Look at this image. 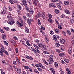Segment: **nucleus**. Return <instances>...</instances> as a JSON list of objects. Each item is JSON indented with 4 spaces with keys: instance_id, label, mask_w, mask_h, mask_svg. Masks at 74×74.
Masks as SVG:
<instances>
[{
    "instance_id": "nucleus-1",
    "label": "nucleus",
    "mask_w": 74,
    "mask_h": 74,
    "mask_svg": "<svg viewBox=\"0 0 74 74\" xmlns=\"http://www.w3.org/2000/svg\"><path fill=\"white\" fill-rule=\"evenodd\" d=\"M42 17L43 19H45V12H40L38 13L37 15L35 16V19L36 20L38 18Z\"/></svg>"
},
{
    "instance_id": "nucleus-2",
    "label": "nucleus",
    "mask_w": 74,
    "mask_h": 74,
    "mask_svg": "<svg viewBox=\"0 0 74 74\" xmlns=\"http://www.w3.org/2000/svg\"><path fill=\"white\" fill-rule=\"evenodd\" d=\"M13 67L15 70L18 73V74H20L21 73V71L18 68H16V67L15 66L13 65Z\"/></svg>"
},
{
    "instance_id": "nucleus-3",
    "label": "nucleus",
    "mask_w": 74,
    "mask_h": 74,
    "mask_svg": "<svg viewBox=\"0 0 74 74\" xmlns=\"http://www.w3.org/2000/svg\"><path fill=\"white\" fill-rule=\"evenodd\" d=\"M22 0V3L23 4L24 6L25 7H27V4L26 3V0Z\"/></svg>"
},
{
    "instance_id": "nucleus-4",
    "label": "nucleus",
    "mask_w": 74,
    "mask_h": 74,
    "mask_svg": "<svg viewBox=\"0 0 74 74\" xmlns=\"http://www.w3.org/2000/svg\"><path fill=\"white\" fill-rule=\"evenodd\" d=\"M51 2L53 3H54V2H56V1H58L59 2L60 4H62V2L61 1H59V0H51Z\"/></svg>"
},
{
    "instance_id": "nucleus-5",
    "label": "nucleus",
    "mask_w": 74,
    "mask_h": 74,
    "mask_svg": "<svg viewBox=\"0 0 74 74\" xmlns=\"http://www.w3.org/2000/svg\"><path fill=\"white\" fill-rule=\"evenodd\" d=\"M69 1L70 2L69 5L71 7H72L73 5V4L74 3H73V2L72 0H69Z\"/></svg>"
},
{
    "instance_id": "nucleus-6",
    "label": "nucleus",
    "mask_w": 74,
    "mask_h": 74,
    "mask_svg": "<svg viewBox=\"0 0 74 74\" xmlns=\"http://www.w3.org/2000/svg\"><path fill=\"white\" fill-rule=\"evenodd\" d=\"M35 66L36 67H41L42 69H45V67L43 66L42 65H35Z\"/></svg>"
},
{
    "instance_id": "nucleus-7",
    "label": "nucleus",
    "mask_w": 74,
    "mask_h": 74,
    "mask_svg": "<svg viewBox=\"0 0 74 74\" xmlns=\"http://www.w3.org/2000/svg\"><path fill=\"white\" fill-rule=\"evenodd\" d=\"M6 38V35L5 34H3L2 35V39L5 40Z\"/></svg>"
},
{
    "instance_id": "nucleus-8",
    "label": "nucleus",
    "mask_w": 74,
    "mask_h": 74,
    "mask_svg": "<svg viewBox=\"0 0 74 74\" xmlns=\"http://www.w3.org/2000/svg\"><path fill=\"white\" fill-rule=\"evenodd\" d=\"M68 52L69 54H71L72 53V48L70 47L69 49Z\"/></svg>"
},
{
    "instance_id": "nucleus-9",
    "label": "nucleus",
    "mask_w": 74,
    "mask_h": 74,
    "mask_svg": "<svg viewBox=\"0 0 74 74\" xmlns=\"http://www.w3.org/2000/svg\"><path fill=\"white\" fill-rule=\"evenodd\" d=\"M33 21V19H28L27 20V23L29 25H30L31 24V22Z\"/></svg>"
},
{
    "instance_id": "nucleus-10",
    "label": "nucleus",
    "mask_w": 74,
    "mask_h": 74,
    "mask_svg": "<svg viewBox=\"0 0 74 74\" xmlns=\"http://www.w3.org/2000/svg\"><path fill=\"white\" fill-rule=\"evenodd\" d=\"M64 11L66 14H69V15L70 14V12L67 10V9H64Z\"/></svg>"
},
{
    "instance_id": "nucleus-11",
    "label": "nucleus",
    "mask_w": 74,
    "mask_h": 74,
    "mask_svg": "<svg viewBox=\"0 0 74 74\" xmlns=\"http://www.w3.org/2000/svg\"><path fill=\"white\" fill-rule=\"evenodd\" d=\"M59 55L60 57H63V56H65V54L63 53H60L59 54Z\"/></svg>"
},
{
    "instance_id": "nucleus-12",
    "label": "nucleus",
    "mask_w": 74,
    "mask_h": 74,
    "mask_svg": "<svg viewBox=\"0 0 74 74\" xmlns=\"http://www.w3.org/2000/svg\"><path fill=\"white\" fill-rule=\"evenodd\" d=\"M0 52H4V47L2 46V48L0 49Z\"/></svg>"
},
{
    "instance_id": "nucleus-13",
    "label": "nucleus",
    "mask_w": 74,
    "mask_h": 74,
    "mask_svg": "<svg viewBox=\"0 0 74 74\" xmlns=\"http://www.w3.org/2000/svg\"><path fill=\"white\" fill-rule=\"evenodd\" d=\"M57 37L55 35H53V40H54L55 41L56 40H57Z\"/></svg>"
},
{
    "instance_id": "nucleus-14",
    "label": "nucleus",
    "mask_w": 74,
    "mask_h": 74,
    "mask_svg": "<svg viewBox=\"0 0 74 74\" xmlns=\"http://www.w3.org/2000/svg\"><path fill=\"white\" fill-rule=\"evenodd\" d=\"M14 21L12 20L11 21H10L8 22V23L9 25H12V24H14Z\"/></svg>"
},
{
    "instance_id": "nucleus-15",
    "label": "nucleus",
    "mask_w": 74,
    "mask_h": 74,
    "mask_svg": "<svg viewBox=\"0 0 74 74\" xmlns=\"http://www.w3.org/2000/svg\"><path fill=\"white\" fill-rule=\"evenodd\" d=\"M25 30L27 33H28L29 32V30L28 29V28L27 27H25Z\"/></svg>"
},
{
    "instance_id": "nucleus-16",
    "label": "nucleus",
    "mask_w": 74,
    "mask_h": 74,
    "mask_svg": "<svg viewBox=\"0 0 74 74\" xmlns=\"http://www.w3.org/2000/svg\"><path fill=\"white\" fill-rule=\"evenodd\" d=\"M50 7H55L56 6L55 5V4H53V3H50L49 4Z\"/></svg>"
},
{
    "instance_id": "nucleus-17",
    "label": "nucleus",
    "mask_w": 74,
    "mask_h": 74,
    "mask_svg": "<svg viewBox=\"0 0 74 74\" xmlns=\"http://www.w3.org/2000/svg\"><path fill=\"white\" fill-rule=\"evenodd\" d=\"M66 71H67V74H71V72H70V71L69 70V69L68 68H67L66 69Z\"/></svg>"
},
{
    "instance_id": "nucleus-18",
    "label": "nucleus",
    "mask_w": 74,
    "mask_h": 74,
    "mask_svg": "<svg viewBox=\"0 0 74 74\" xmlns=\"http://www.w3.org/2000/svg\"><path fill=\"white\" fill-rule=\"evenodd\" d=\"M60 42L62 44H64V43L66 42V41L64 39H62L60 40Z\"/></svg>"
},
{
    "instance_id": "nucleus-19",
    "label": "nucleus",
    "mask_w": 74,
    "mask_h": 74,
    "mask_svg": "<svg viewBox=\"0 0 74 74\" xmlns=\"http://www.w3.org/2000/svg\"><path fill=\"white\" fill-rule=\"evenodd\" d=\"M55 32L56 33H59V30L58 29H54Z\"/></svg>"
},
{
    "instance_id": "nucleus-20",
    "label": "nucleus",
    "mask_w": 74,
    "mask_h": 74,
    "mask_svg": "<svg viewBox=\"0 0 74 74\" xmlns=\"http://www.w3.org/2000/svg\"><path fill=\"white\" fill-rule=\"evenodd\" d=\"M17 23L20 27H22L23 26L22 24L18 21L17 22Z\"/></svg>"
},
{
    "instance_id": "nucleus-21",
    "label": "nucleus",
    "mask_w": 74,
    "mask_h": 74,
    "mask_svg": "<svg viewBox=\"0 0 74 74\" xmlns=\"http://www.w3.org/2000/svg\"><path fill=\"white\" fill-rule=\"evenodd\" d=\"M60 71L61 73V74H64V71H63L62 69L61 68H60Z\"/></svg>"
},
{
    "instance_id": "nucleus-22",
    "label": "nucleus",
    "mask_w": 74,
    "mask_h": 74,
    "mask_svg": "<svg viewBox=\"0 0 74 74\" xmlns=\"http://www.w3.org/2000/svg\"><path fill=\"white\" fill-rule=\"evenodd\" d=\"M33 2V3L36 6L37 5V2H36V0H32Z\"/></svg>"
},
{
    "instance_id": "nucleus-23",
    "label": "nucleus",
    "mask_w": 74,
    "mask_h": 74,
    "mask_svg": "<svg viewBox=\"0 0 74 74\" xmlns=\"http://www.w3.org/2000/svg\"><path fill=\"white\" fill-rule=\"evenodd\" d=\"M64 4L65 5H69V2L67 1H64Z\"/></svg>"
},
{
    "instance_id": "nucleus-24",
    "label": "nucleus",
    "mask_w": 74,
    "mask_h": 74,
    "mask_svg": "<svg viewBox=\"0 0 74 74\" xmlns=\"http://www.w3.org/2000/svg\"><path fill=\"white\" fill-rule=\"evenodd\" d=\"M33 46L34 47H35V48H37V49H40V47H39L37 45H33Z\"/></svg>"
},
{
    "instance_id": "nucleus-25",
    "label": "nucleus",
    "mask_w": 74,
    "mask_h": 74,
    "mask_svg": "<svg viewBox=\"0 0 74 74\" xmlns=\"http://www.w3.org/2000/svg\"><path fill=\"white\" fill-rule=\"evenodd\" d=\"M33 13V10L32 9H30L29 10V13L30 14H32Z\"/></svg>"
},
{
    "instance_id": "nucleus-26",
    "label": "nucleus",
    "mask_w": 74,
    "mask_h": 74,
    "mask_svg": "<svg viewBox=\"0 0 74 74\" xmlns=\"http://www.w3.org/2000/svg\"><path fill=\"white\" fill-rule=\"evenodd\" d=\"M64 61H65V62H66L67 63H69V60L67 59H64Z\"/></svg>"
},
{
    "instance_id": "nucleus-27",
    "label": "nucleus",
    "mask_w": 74,
    "mask_h": 74,
    "mask_svg": "<svg viewBox=\"0 0 74 74\" xmlns=\"http://www.w3.org/2000/svg\"><path fill=\"white\" fill-rule=\"evenodd\" d=\"M19 19L21 23H23V21L22 20V18H21V17H19Z\"/></svg>"
},
{
    "instance_id": "nucleus-28",
    "label": "nucleus",
    "mask_w": 74,
    "mask_h": 74,
    "mask_svg": "<svg viewBox=\"0 0 74 74\" xmlns=\"http://www.w3.org/2000/svg\"><path fill=\"white\" fill-rule=\"evenodd\" d=\"M38 24L39 25V26H40L41 25V22H40V20L39 19H38Z\"/></svg>"
},
{
    "instance_id": "nucleus-29",
    "label": "nucleus",
    "mask_w": 74,
    "mask_h": 74,
    "mask_svg": "<svg viewBox=\"0 0 74 74\" xmlns=\"http://www.w3.org/2000/svg\"><path fill=\"white\" fill-rule=\"evenodd\" d=\"M25 10L26 11H27V12H29V8L26 7H25Z\"/></svg>"
},
{
    "instance_id": "nucleus-30",
    "label": "nucleus",
    "mask_w": 74,
    "mask_h": 74,
    "mask_svg": "<svg viewBox=\"0 0 74 74\" xmlns=\"http://www.w3.org/2000/svg\"><path fill=\"white\" fill-rule=\"evenodd\" d=\"M58 25V29H60V30L62 29V26H61V25Z\"/></svg>"
},
{
    "instance_id": "nucleus-31",
    "label": "nucleus",
    "mask_w": 74,
    "mask_h": 74,
    "mask_svg": "<svg viewBox=\"0 0 74 74\" xmlns=\"http://www.w3.org/2000/svg\"><path fill=\"white\" fill-rule=\"evenodd\" d=\"M55 12L56 14H59V11L57 9H55Z\"/></svg>"
},
{
    "instance_id": "nucleus-32",
    "label": "nucleus",
    "mask_w": 74,
    "mask_h": 74,
    "mask_svg": "<svg viewBox=\"0 0 74 74\" xmlns=\"http://www.w3.org/2000/svg\"><path fill=\"white\" fill-rule=\"evenodd\" d=\"M17 6L19 8V10H22V7H21V6L19 5H17Z\"/></svg>"
},
{
    "instance_id": "nucleus-33",
    "label": "nucleus",
    "mask_w": 74,
    "mask_h": 74,
    "mask_svg": "<svg viewBox=\"0 0 74 74\" xmlns=\"http://www.w3.org/2000/svg\"><path fill=\"white\" fill-rule=\"evenodd\" d=\"M61 63H62L63 64H66L67 65V64L63 60H62L61 61Z\"/></svg>"
},
{
    "instance_id": "nucleus-34",
    "label": "nucleus",
    "mask_w": 74,
    "mask_h": 74,
    "mask_svg": "<svg viewBox=\"0 0 74 74\" xmlns=\"http://www.w3.org/2000/svg\"><path fill=\"white\" fill-rule=\"evenodd\" d=\"M50 62H52V63H53L54 62V61H53V59L52 58H50Z\"/></svg>"
},
{
    "instance_id": "nucleus-35",
    "label": "nucleus",
    "mask_w": 74,
    "mask_h": 74,
    "mask_svg": "<svg viewBox=\"0 0 74 74\" xmlns=\"http://www.w3.org/2000/svg\"><path fill=\"white\" fill-rule=\"evenodd\" d=\"M50 34L51 35H53L54 34V33H53V31L52 30L50 31Z\"/></svg>"
},
{
    "instance_id": "nucleus-36",
    "label": "nucleus",
    "mask_w": 74,
    "mask_h": 74,
    "mask_svg": "<svg viewBox=\"0 0 74 74\" xmlns=\"http://www.w3.org/2000/svg\"><path fill=\"white\" fill-rule=\"evenodd\" d=\"M31 49L32 51H33V52H34L35 53H36V52H37V51H36V50L32 48Z\"/></svg>"
},
{
    "instance_id": "nucleus-37",
    "label": "nucleus",
    "mask_w": 74,
    "mask_h": 74,
    "mask_svg": "<svg viewBox=\"0 0 74 74\" xmlns=\"http://www.w3.org/2000/svg\"><path fill=\"white\" fill-rule=\"evenodd\" d=\"M20 42H21V44H23V45L24 44V43H25V41L22 40H20Z\"/></svg>"
},
{
    "instance_id": "nucleus-38",
    "label": "nucleus",
    "mask_w": 74,
    "mask_h": 74,
    "mask_svg": "<svg viewBox=\"0 0 74 74\" xmlns=\"http://www.w3.org/2000/svg\"><path fill=\"white\" fill-rule=\"evenodd\" d=\"M4 29L5 30H9V28L8 27H5L4 28Z\"/></svg>"
},
{
    "instance_id": "nucleus-39",
    "label": "nucleus",
    "mask_w": 74,
    "mask_h": 74,
    "mask_svg": "<svg viewBox=\"0 0 74 74\" xmlns=\"http://www.w3.org/2000/svg\"><path fill=\"white\" fill-rule=\"evenodd\" d=\"M23 19H24V21H26L27 19H26V17L25 16H24L23 17Z\"/></svg>"
},
{
    "instance_id": "nucleus-40",
    "label": "nucleus",
    "mask_w": 74,
    "mask_h": 74,
    "mask_svg": "<svg viewBox=\"0 0 74 74\" xmlns=\"http://www.w3.org/2000/svg\"><path fill=\"white\" fill-rule=\"evenodd\" d=\"M24 67L25 69H30V68L29 66H24Z\"/></svg>"
},
{
    "instance_id": "nucleus-41",
    "label": "nucleus",
    "mask_w": 74,
    "mask_h": 74,
    "mask_svg": "<svg viewBox=\"0 0 74 74\" xmlns=\"http://www.w3.org/2000/svg\"><path fill=\"white\" fill-rule=\"evenodd\" d=\"M56 52H58V53H60L61 52L60 51V50L59 49H56Z\"/></svg>"
},
{
    "instance_id": "nucleus-42",
    "label": "nucleus",
    "mask_w": 74,
    "mask_h": 74,
    "mask_svg": "<svg viewBox=\"0 0 74 74\" xmlns=\"http://www.w3.org/2000/svg\"><path fill=\"white\" fill-rule=\"evenodd\" d=\"M45 40L46 41V42L48 43L49 42L48 39L47 38H45Z\"/></svg>"
},
{
    "instance_id": "nucleus-43",
    "label": "nucleus",
    "mask_w": 74,
    "mask_h": 74,
    "mask_svg": "<svg viewBox=\"0 0 74 74\" xmlns=\"http://www.w3.org/2000/svg\"><path fill=\"white\" fill-rule=\"evenodd\" d=\"M12 1L14 3H15L16 4H17L18 3V2H17V1H16V0H12Z\"/></svg>"
},
{
    "instance_id": "nucleus-44",
    "label": "nucleus",
    "mask_w": 74,
    "mask_h": 74,
    "mask_svg": "<svg viewBox=\"0 0 74 74\" xmlns=\"http://www.w3.org/2000/svg\"><path fill=\"white\" fill-rule=\"evenodd\" d=\"M4 44L5 45H6L7 46L8 45V43L7 41H4Z\"/></svg>"
},
{
    "instance_id": "nucleus-45",
    "label": "nucleus",
    "mask_w": 74,
    "mask_h": 74,
    "mask_svg": "<svg viewBox=\"0 0 74 74\" xmlns=\"http://www.w3.org/2000/svg\"><path fill=\"white\" fill-rule=\"evenodd\" d=\"M37 45H38L39 47H42V45L41 43H39Z\"/></svg>"
},
{
    "instance_id": "nucleus-46",
    "label": "nucleus",
    "mask_w": 74,
    "mask_h": 74,
    "mask_svg": "<svg viewBox=\"0 0 74 74\" xmlns=\"http://www.w3.org/2000/svg\"><path fill=\"white\" fill-rule=\"evenodd\" d=\"M0 32L2 33H4V31L1 28H0Z\"/></svg>"
},
{
    "instance_id": "nucleus-47",
    "label": "nucleus",
    "mask_w": 74,
    "mask_h": 74,
    "mask_svg": "<svg viewBox=\"0 0 74 74\" xmlns=\"http://www.w3.org/2000/svg\"><path fill=\"white\" fill-rule=\"evenodd\" d=\"M43 62L45 64H46V65H48V63L44 60H43Z\"/></svg>"
},
{
    "instance_id": "nucleus-48",
    "label": "nucleus",
    "mask_w": 74,
    "mask_h": 74,
    "mask_svg": "<svg viewBox=\"0 0 74 74\" xmlns=\"http://www.w3.org/2000/svg\"><path fill=\"white\" fill-rule=\"evenodd\" d=\"M56 46L57 47H58L60 46V45L58 43H56Z\"/></svg>"
},
{
    "instance_id": "nucleus-49",
    "label": "nucleus",
    "mask_w": 74,
    "mask_h": 74,
    "mask_svg": "<svg viewBox=\"0 0 74 74\" xmlns=\"http://www.w3.org/2000/svg\"><path fill=\"white\" fill-rule=\"evenodd\" d=\"M16 60L18 62V63H20V61L19 60V59H18V57H16Z\"/></svg>"
},
{
    "instance_id": "nucleus-50",
    "label": "nucleus",
    "mask_w": 74,
    "mask_h": 74,
    "mask_svg": "<svg viewBox=\"0 0 74 74\" xmlns=\"http://www.w3.org/2000/svg\"><path fill=\"white\" fill-rule=\"evenodd\" d=\"M48 21H49V22L51 23L52 22V20L51 18H49L48 19Z\"/></svg>"
},
{
    "instance_id": "nucleus-51",
    "label": "nucleus",
    "mask_w": 74,
    "mask_h": 74,
    "mask_svg": "<svg viewBox=\"0 0 74 74\" xmlns=\"http://www.w3.org/2000/svg\"><path fill=\"white\" fill-rule=\"evenodd\" d=\"M48 15V16L49 18H52V15H51V14H49Z\"/></svg>"
},
{
    "instance_id": "nucleus-52",
    "label": "nucleus",
    "mask_w": 74,
    "mask_h": 74,
    "mask_svg": "<svg viewBox=\"0 0 74 74\" xmlns=\"http://www.w3.org/2000/svg\"><path fill=\"white\" fill-rule=\"evenodd\" d=\"M70 22L71 23H74V20H73V19H71Z\"/></svg>"
},
{
    "instance_id": "nucleus-53",
    "label": "nucleus",
    "mask_w": 74,
    "mask_h": 74,
    "mask_svg": "<svg viewBox=\"0 0 74 74\" xmlns=\"http://www.w3.org/2000/svg\"><path fill=\"white\" fill-rule=\"evenodd\" d=\"M26 44H27V45H28V46H29V47H30L31 45L30 44V43H29L28 42L26 41Z\"/></svg>"
},
{
    "instance_id": "nucleus-54",
    "label": "nucleus",
    "mask_w": 74,
    "mask_h": 74,
    "mask_svg": "<svg viewBox=\"0 0 74 74\" xmlns=\"http://www.w3.org/2000/svg\"><path fill=\"white\" fill-rule=\"evenodd\" d=\"M15 50L16 51V53H18V49L17 48H16L15 49Z\"/></svg>"
},
{
    "instance_id": "nucleus-55",
    "label": "nucleus",
    "mask_w": 74,
    "mask_h": 74,
    "mask_svg": "<svg viewBox=\"0 0 74 74\" xmlns=\"http://www.w3.org/2000/svg\"><path fill=\"white\" fill-rule=\"evenodd\" d=\"M4 52L5 54H6V55H8V53L7 52V51H4Z\"/></svg>"
},
{
    "instance_id": "nucleus-56",
    "label": "nucleus",
    "mask_w": 74,
    "mask_h": 74,
    "mask_svg": "<svg viewBox=\"0 0 74 74\" xmlns=\"http://www.w3.org/2000/svg\"><path fill=\"white\" fill-rule=\"evenodd\" d=\"M2 61L3 64H5V61L4 60H2Z\"/></svg>"
},
{
    "instance_id": "nucleus-57",
    "label": "nucleus",
    "mask_w": 74,
    "mask_h": 74,
    "mask_svg": "<svg viewBox=\"0 0 74 74\" xmlns=\"http://www.w3.org/2000/svg\"><path fill=\"white\" fill-rule=\"evenodd\" d=\"M6 13L5 11L3 10L2 12V14H5Z\"/></svg>"
},
{
    "instance_id": "nucleus-58",
    "label": "nucleus",
    "mask_w": 74,
    "mask_h": 74,
    "mask_svg": "<svg viewBox=\"0 0 74 74\" xmlns=\"http://www.w3.org/2000/svg\"><path fill=\"white\" fill-rule=\"evenodd\" d=\"M38 69L39 71H42V69L40 68H38Z\"/></svg>"
},
{
    "instance_id": "nucleus-59",
    "label": "nucleus",
    "mask_w": 74,
    "mask_h": 74,
    "mask_svg": "<svg viewBox=\"0 0 74 74\" xmlns=\"http://www.w3.org/2000/svg\"><path fill=\"white\" fill-rule=\"evenodd\" d=\"M43 53L45 54H49V52H48V51H44Z\"/></svg>"
},
{
    "instance_id": "nucleus-60",
    "label": "nucleus",
    "mask_w": 74,
    "mask_h": 74,
    "mask_svg": "<svg viewBox=\"0 0 74 74\" xmlns=\"http://www.w3.org/2000/svg\"><path fill=\"white\" fill-rule=\"evenodd\" d=\"M8 8L9 9V10L10 11H12V8L10 6H8Z\"/></svg>"
},
{
    "instance_id": "nucleus-61",
    "label": "nucleus",
    "mask_w": 74,
    "mask_h": 74,
    "mask_svg": "<svg viewBox=\"0 0 74 74\" xmlns=\"http://www.w3.org/2000/svg\"><path fill=\"white\" fill-rule=\"evenodd\" d=\"M71 42L72 43V45H73V46H74V41L73 40H72L71 41Z\"/></svg>"
},
{
    "instance_id": "nucleus-62",
    "label": "nucleus",
    "mask_w": 74,
    "mask_h": 74,
    "mask_svg": "<svg viewBox=\"0 0 74 74\" xmlns=\"http://www.w3.org/2000/svg\"><path fill=\"white\" fill-rule=\"evenodd\" d=\"M3 9L4 11H6L7 10V8L5 6L3 8Z\"/></svg>"
},
{
    "instance_id": "nucleus-63",
    "label": "nucleus",
    "mask_w": 74,
    "mask_h": 74,
    "mask_svg": "<svg viewBox=\"0 0 74 74\" xmlns=\"http://www.w3.org/2000/svg\"><path fill=\"white\" fill-rule=\"evenodd\" d=\"M13 38L14 39H15L16 40H18V38H17V37L14 36Z\"/></svg>"
},
{
    "instance_id": "nucleus-64",
    "label": "nucleus",
    "mask_w": 74,
    "mask_h": 74,
    "mask_svg": "<svg viewBox=\"0 0 74 74\" xmlns=\"http://www.w3.org/2000/svg\"><path fill=\"white\" fill-rule=\"evenodd\" d=\"M13 64L15 65V64H16V61H13Z\"/></svg>"
}]
</instances>
